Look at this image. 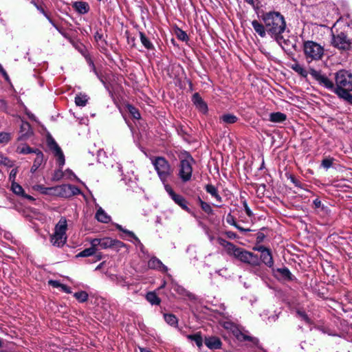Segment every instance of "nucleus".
<instances>
[{
    "label": "nucleus",
    "instance_id": "f257e3e1",
    "mask_svg": "<svg viewBox=\"0 0 352 352\" xmlns=\"http://www.w3.org/2000/svg\"><path fill=\"white\" fill-rule=\"evenodd\" d=\"M309 72L320 85L329 89H333L336 94L340 91H352V74L346 70H340L336 73V87H334L333 82L323 75L320 71L311 69Z\"/></svg>",
    "mask_w": 352,
    "mask_h": 352
},
{
    "label": "nucleus",
    "instance_id": "f03ea898",
    "mask_svg": "<svg viewBox=\"0 0 352 352\" xmlns=\"http://www.w3.org/2000/svg\"><path fill=\"white\" fill-rule=\"evenodd\" d=\"M261 18L266 25L267 34L280 45L285 42L282 34L285 31L287 25L283 15L278 12L271 11L263 14Z\"/></svg>",
    "mask_w": 352,
    "mask_h": 352
},
{
    "label": "nucleus",
    "instance_id": "7ed1b4c3",
    "mask_svg": "<svg viewBox=\"0 0 352 352\" xmlns=\"http://www.w3.org/2000/svg\"><path fill=\"white\" fill-rule=\"evenodd\" d=\"M151 161L160 180L163 183L166 182L173 173L169 162L163 157H153Z\"/></svg>",
    "mask_w": 352,
    "mask_h": 352
},
{
    "label": "nucleus",
    "instance_id": "20e7f679",
    "mask_svg": "<svg viewBox=\"0 0 352 352\" xmlns=\"http://www.w3.org/2000/svg\"><path fill=\"white\" fill-rule=\"evenodd\" d=\"M67 221L65 217H62L55 226L54 232L50 236V241L54 246L62 247L67 241L66 231Z\"/></svg>",
    "mask_w": 352,
    "mask_h": 352
},
{
    "label": "nucleus",
    "instance_id": "39448f33",
    "mask_svg": "<svg viewBox=\"0 0 352 352\" xmlns=\"http://www.w3.org/2000/svg\"><path fill=\"white\" fill-rule=\"evenodd\" d=\"M303 51L307 62L320 60L324 53V47L316 42L307 41L303 43Z\"/></svg>",
    "mask_w": 352,
    "mask_h": 352
},
{
    "label": "nucleus",
    "instance_id": "423d86ee",
    "mask_svg": "<svg viewBox=\"0 0 352 352\" xmlns=\"http://www.w3.org/2000/svg\"><path fill=\"white\" fill-rule=\"evenodd\" d=\"M194 162L193 158L189 154H186L184 158L180 159L178 175L183 182H188L191 179L192 166Z\"/></svg>",
    "mask_w": 352,
    "mask_h": 352
},
{
    "label": "nucleus",
    "instance_id": "0eeeda50",
    "mask_svg": "<svg viewBox=\"0 0 352 352\" xmlns=\"http://www.w3.org/2000/svg\"><path fill=\"white\" fill-rule=\"evenodd\" d=\"M231 256L252 266H257L260 264V260L257 255L239 247H236Z\"/></svg>",
    "mask_w": 352,
    "mask_h": 352
},
{
    "label": "nucleus",
    "instance_id": "6e6552de",
    "mask_svg": "<svg viewBox=\"0 0 352 352\" xmlns=\"http://www.w3.org/2000/svg\"><path fill=\"white\" fill-rule=\"evenodd\" d=\"M221 325L224 329L231 331L239 340L252 341L254 344H256L258 342V340L256 338L245 335L240 331L238 327L233 322L230 321H223L221 322Z\"/></svg>",
    "mask_w": 352,
    "mask_h": 352
},
{
    "label": "nucleus",
    "instance_id": "1a4fd4ad",
    "mask_svg": "<svg viewBox=\"0 0 352 352\" xmlns=\"http://www.w3.org/2000/svg\"><path fill=\"white\" fill-rule=\"evenodd\" d=\"M332 45L340 49L343 50H348L351 48V41L349 38H347L345 33L340 32L337 34H332Z\"/></svg>",
    "mask_w": 352,
    "mask_h": 352
},
{
    "label": "nucleus",
    "instance_id": "9d476101",
    "mask_svg": "<svg viewBox=\"0 0 352 352\" xmlns=\"http://www.w3.org/2000/svg\"><path fill=\"white\" fill-rule=\"evenodd\" d=\"M47 144L54 155L58 157L59 166H63L65 164L63 153L55 140L50 135L47 138Z\"/></svg>",
    "mask_w": 352,
    "mask_h": 352
},
{
    "label": "nucleus",
    "instance_id": "9b49d317",
    "mask_svg": "<svg viewBox=\"0 0 352 352\" xmlns=\"http://www.w3.org/2000/svg\"><path fill=\"white\" fill-rule=\"evenodd\" d=\"M113 239L110 237H104L102 239H94L91 240L90 243L92 246H96L98 249L111 248Z\"/></svg>",
    "mask_w": 352,
    "mask_h": 352
},
{
    "label": "nucleus",
    "instance_id": "f8f14e48",
    "mask_svg": "<svg viewBox=\"0 0 352 352\" xmlns=\"http://www.w3.org/2000/svg\"><path fill=\"white\" fill-rule=\"evenodd\" d=\"M60 197H70L73 195H78L80 193V190L78 188L70 184L60 185Z\"/></svg>",
    "mask_w": 352,
    "mask_h": 352
},
{
    "label": "nucleus",
    "instance_id": "ddd939ff",
    "mask_svg": "<svg viewBox=\"0 0 352 352\" xmlns=\"http://www.w3.org/2000/svg\"><path fill=\"white\" fill-rule=\"evenodd\" d=\"M192 102L196 106V108L199 109L203 113H206L208 111V106L206 103L203 100L199 94L195 93L192 96Z\"/></svg>",
    "mask_w": 352,
    "mask_h": 352
},
{
    "label": "nucleus",
    "instance_id": "4468645a",
    "mask_svg": "<svg viewBox=\"0 0 352 352\" xmlns=\"http://www.w3.org/2000/svg\"><path fill=\"white\" fill-rule=\"evenodd\" d=\"M34 153L36 154V157L34 160L33 165L31 168V172L34 173L36 172L38 168L44 163L45 159L43 153L38 150L36 149Z\"/></svg>",
    "mask_w": 352,
    "mask_h": 352
},
{
    "label": "nucleus",
    "instance_id": "2eb2a0df",
    "mask_svg": "<svg viewBox=\"0 0 352 352\" xmlns=\"http://www.w3.org/2000/svg\"><path fill=\"white\" fill-rule=\"evenodd\" d=\"M148 266L151 269L158 270L163 272H166L168 271V267L156 257H153L148 261Z\"/></svg>",
    "mask_w": 352,
    "mask_h": 352
},
{
    "label": "nucleus",
    "instance_id": "dca6fc26",
    "mask_svg": "<svg viewBox=\"0 0 352 352\" xmlns=\"http://www.w3.org/2000/svg\"><path fill=\"white\" fill-rule=\"evenodd\" d=\"M205 344L210 349H219L221 347V342L218 337L211 336L206 338Z\"/></svg>",
    "mask_w": 352,
    "mask_h": 352
},
{
    "label": "nucleus",
    "instance_id": "f3484780",
    "mask_svg": "<svg viewBox=\"0 0 352 352\" xmlns=\"http://www.w3.org/2000/svg\"><path fill=\"white\" fill-rule=\"evenodd\" d=\"M11 190L15 195L21 196V197H23L27 199L31 200V201L34 200V199L32 196L25 194L22 186L16 182L12 183Z\"/></svg>",
    "mask_w": 352,
    "mask_h": 352
},
{
    "label": "nucleus",
    "instance_id": "a211bd4d",
    "mask_svg": "<svg viewBox=\"0 0 352 352\" xmlns=\"http://www.w3.org/2000/svg\"><path fill=\"white\" fill-rule=\"evenodd\" d=\"M20 137L19 138V140H25L27 138H28L31 133V127L28 122H22L21 126H20Z\"/></svg>",
    "mask_w": 352,
    "mask_h": 352
},
{
    "label": "nucleus",
    "instance_id": "6ab92c4d",
    "mask_svg": "<svg viewBox=\"0 0 352 352\" xmlns=\"http://www.w3.org/2000/svg\"><path fill=\"white\" fill-rule=\"evenodd\" d=\"M217 241L220 245L225 248L228 254L231 256L236 248L237 246L234 245L233 243L223 239V238L219 237L217 238Z\"/></svg>",
    "mask_w": 352,
    "mask_h": 352
},
{
    "label": "nucleus",
    "instance_id": "aec40b11",
    "mask_svg": "<svg viewBox=\"0 0 352 352\" xmlns=\"http://www.w3.org/2000/svg\"><path fill=\"white\" fill-rule=\"evenodd\" d=\"M252 25L254 30V31L262 38L266 36V25L265 24H262L256 20H254L252 21Z\"/></svg>",
    "mask_w": 352,
    "mask_h": 352
},
{
    "label": "nucleus",
    "instance_id": "412c9836",
    "mask_svg": "<svg viewBox=\"0 0 352 352\" xmlns=\"http://www.w3.org/2000/svg\"><path fill=\"white\" fill-rule=\"evenodd\" d=\"M276 276L282 278L285 280H290L292 279V275L287 267L278 268L274 271Z\"/></svg>",
    "mask_w": 352,
    "mask_h": 352
},
{
    "label": "nucleus",
    "instance_id": "4be33fe9",
    "mask_svg": "<svg viewBox=\"0 0 352 352\" xmlns=\"http://www.w3.org/2000/svg\"><path fill=\"white\" fill-rule=\"evenodd\" d=\"M73 8L80 14H86L89 10V6L85 1H77L74 3Z\"/></svg>",
    "mask_w": 352,
    "mask_h": 352
},
{
    "label": "nucleus",
    "instance_id": "5701e85b",
    "mask_svg": "<svg viewBox=\"0 0 352 352\" xmlns=\"http://www.w3.org/2000/svg\"><path fill=\"white\" fill-rule=\"evenodd\" d=\"M219 120L221 123L226 124H232L238 120V118L231 113H225L219 117Z\"/></svg>",
    "mask_w": 352,
    "mask_h": 352
},
{
    "label": "nucleus",
    "instance_id": "b1692460",
    "mask_svg": "<svg viewBox=\"0 0 352 352\" xmlns=\"http://www.w3.org/2000/svg\"><path fill=\"white\" fill-rule=\"evenodd\" d=\"M97 220L102 223H109L111 221V217L109 216L102 208H99L96 214Z\"/></svg>",
    "mask_w": 352,
    "mask_h": 352
},
{
    "label": "nucleus",
    "instance_id": "393cba45",
    "mask_svg": "<svg viewBox=\"0 0 352 352\" xmlns=\"http://www.w3.org/2000/svg\"><path fill=\"white\" fill-rule=\"evenodd\" d=\"M172 199L178 204L182 209L189 212L190 209L188 207V203L186 199L179 195H175L172 197Z\"/></svg>",
    "mask_w": 352,
    "mask_h": 352
},
{
    "label": "nucleus",
    "instance_id": "a878e982",
    "mask_svg": "<svg viewBox=\"0 0 352 352\" xmlns=\"http://www.w3.org/2000/svg\"><path fill=\"white\" fill-rule=\"evenodd\" d=\"M261 259L266 265L270 267H272L274 265L272 255L270 250L267 252H265V253L263 254H261Z\"/></svg>",
    "mask_w": 352,
    "mask_h": 352
},
{
    "label": "nucleus",
    "instance_id": "bb28decb",
    "mask_svg": "<svg viewBox=\"0 0 352 352\" xmlns=\"http://www.w3.org/2000/svg\"><path fill=\"white\" fill-rule=\"evenodd\" d=\"M291 68L302 77L305 78L308 75V72L298 63H295L294 64L292 65ZM311 69V68L309 69ZM309 71L310 70H309V73L310 74Z\"/></svg>",
    "mask_w": 352,
    "mask_h": 352
},
{
    "label": "nucleus",
    "instance_id": "cd10ccee",
    "mask_svg": "<svg viewBox=\"0 0 352 352\" xmlns=\"http://www.w3.org/2000/svg\"><path fill=\"white\" fill-rule=\"evenodd\" d=\"M286 118V115L280 112L272 113L270 115V120L272 122H283Z\"/></svg>",
    "mask_w": 352,
    "mask_h": 352
},
{
    "label": "nucleus",
    "instance_id": "c85d7f7f",
    "mask_svg": "<svg viewBox=\"0 0 352 352\" xmlns=\"http://www.w3.org/2000/svg\"><path fill=\"white\" fill-rule=\"evenodd\" d=\"M206 190L207 192L210 194L217 201L221 202L222 199L221 196L218 194L217 189L211 184H208L206 186Z\"/></svg>",
    "mask_w": 352,
    "mask_h": 352
},
{
    "label": "nucleus",
    "instance_id": "c756f323",
    "mask_svg": "<svg viewBox=\"0 0 352 352\" xmlns=\"http://www.w3.org/2000/svg\"><path fill=\"white\" fill-rule=\"evenodd\" d=\"M173 289L175 292H177L178 294L182 296H187L190 298L192 297V294L191 293H190L185 288L179 285H175Z\"/></svg>",
    "mask_w": 352,
    "mask_h": 352
},
{
    "label": "nucleus",
    "instance_id": "7c9ffc66",
    "mask_svg": "<svg viewBox=\"0 0 352 352\" xmlns=\"http://www.w3.org/2000/svg\"><path fill=\"white\" fill-rule=\"evenodd\" d=\"M88 97L85 94H78L75 97V103L77 106L85 107L87 102Z\"/></svg>",
    "mask_w": 352,
    "mask_h": 352
},
{
    "label": "nucleus",
    "instance_id": "2f4dec72",
    "mask_svg": "<svg viewBox=\"0 0 352 352\" xmlns=\"http://www.w3.org/2000/svg\"><path fill=\"white\" fill-rule=\"evenodd\" d=\"M98 250V248L96 246H92L89 248H86L82 252H80L77 256H81V257H87L90 256L96 253V252Z\"/></svg>",
    "mask_w": 352,
    "mask_h": 352
},
{
    "label": "nucleus",
    "instance_id": "473e14b6",
    "mask_svg": "<svg viewBox=\"0 0 352 352\" xmlns=\"http://www.w3.org/2000/svg\"><path fill=\"white\" fill-rule=\"evenodd\" d=\"M146 298L152 305H159L160 303V298L154 292H148Z\"/></svg>",
    "mask_w": 352,
    "mask_h": 352
},
{
    "label": "nucleus",
    "instance_id": "72a5a7b5",
    "mask_svg": "<svg viewBox=\"0 0 352 352\" xmlns=\"http://www.w3.org/2000/svg\"><path fill=\"white\" fill-rule=\"evenodd\" d=\"M188 339L194 341L197 346L200 348L202 346L203 344V339L200 333H196L194 335H188L187 336Z\"/></svg>",
    "mask_w": 352,
    "mask_h": 352
},
{
    "label": "nucleus",
    "instance_id": "f704fd0d",
    "mask_svg": "<svg viewBox=\"0 0 352 352\" xmlns=\"http://www.w3.org/2000/svg\"><path fill=\"white\" fill-rule=\"evenodd\" d=\"M351 91H340L336 94L340 98L347 101L352 104V94H350Z\"/></svg>",
    "mask_w": 352,
    "mask_h": 352
},
{
    "label": "nucleus",
    "instance_id": "c9c22d12",
    "mask_svg": "<svg viewBox=\"0 0 352 352\" xmlns=\"http://www.w3.org/2000/svg\"><path fill=\"white\" fill-rule=\"evenodd\" d=\"M140 41L142 45L148 50H151L153 47L152 43L149 39L144 35L143 32H140Z\"/></svg>",
    "mask_w": 352,
    "mask_h": 352
},
{
    "label": "nucleus",
    "instance_id": "e433bc0d",
    "mask_svg": "<svg viewBox=\"0 0 352 352\" xmlns=\"http://www.w3.org/2000/svg\"><path fill=\"white\" fill-rule=\"evenodd\" d=\"M199 202L201 209L205 212H206L208 214H212L213 210L211 206L209 204L202 201L201 199H199Z\"/></svg>",
    "mask_w": 352,
    "mask_h": 352
},
{
    "label": "nucleus",
    "instance_id": "4c0bfd02",
    "mask_svg": "<svg viewBox=\"0 0 352 352\" xmlns=\"http://www.w3.org/2000/svg\"><path fill=\"white\" fill-rule=\"evenodd\" d=\"M164 320L171 326H175L177 324V318L173 314H164Z\"/></svg>",
    "mask_w": 352,
    "mask_h": 352
},
{
    "label": "nucleus",
    "instance_id": "58836bf2",
    "mask_svg": "<svg viewBox=\"0 0 352 352\" xmlns=\"http://www.w3.org/2000/svg\"><path fill=\"white\" fill-rule=\"evenodd\" d=\"M13 164V162L10 160L0 153V165L12 167Z\"/></svg>",
    "mask_w": 352,
    "mask_h": 352
},
{
    "label": "nucleus",
    "instance_id": "ea45409f",
    "mask_svg": "<svg viewBox=\"0 0 352 352\" xmlns=\"http://www.w3.org/2000/svg\"><path fill=\"white\" fill-rule=\"evenodd\" d=\"M75 298L81 302H85L88 298V294L86 292H80L74 294Z\"/></svg>",
    "mask_w": 352,
    "mask_h": 352
},
{
    "label": "nucleus",
    "instance_id": "a19ab883",
    "mask_svg": "<svg viewBox=\"0 0 352 352\" xmlns=\"http://www.w3.org/2000/svg\"><path fill=\"white\" fill-rule=\"evenodd\" d=\"M126 244H124L123 242H122L119 240H117V239L113 240V245H112L111 249L115 250L116 251H119L122 248H126Z\"/></svg>",
    "mask_w": 352,
    "mask_h": 352
},
{
    "label": "nucleus",
    "instance_id": "79ce46f5",
    "mask_svg": "<svg viewBox=\"0 0 352 352\" xmlns=\"http://www.w3.org/2000/svg\"><path fill=\"white\" fill-rule=\"evenodd\" d=\"M11 139V135L8 133H0V144H7Z\"/></svg>",
    "mask_w": 352,
    "mask_h": 352
},
{
    "label": "nucleus",
    "instance_id": "37998d69",
    "mask_svg": "<svg viewBox=\"0 0 352 352\" xmlns=\"http://www.w3.org/2000/svg\"><path fill=\"white\" fill-rule=\"evenodd\" d=\"M127 109L134 118H140V114L136 108H135L132 105H128Z\"/></svg>",
    "mask_w": 352,
    "mask_h": 352
},
{
    "label": "nucleus",
    "instance_id": "c03bdc74",
    "mask_svg": "<svg viewBox=\"0 0 352 352\" xmlns=\"http://www.w3.org/2000/svg\"><path fill=\"white\" fill-rule=\"evenodd\" d=\"M36 8L42 13L43 15L47 19L49 22L58 30H59L58 26L54 23V21L50 19V17L47 15V14L44 11V10L41 8L37 6L36 3L34 4Z\"/></svg>",
    "mask_w": 352,
    "mask_h": 352
},
{
    "label": "nucleus",
    "instance_id": "a18cd8bd",
    "mask_svg": "<svg viewBox=\"0 0 352 352\" xmlns=\"http://www.w3.org/2000/svg\"><path fill=\"white\" fill-rule=\"evenodd\" d=\"M34 190L39 191L43 195L50 194V188L44 187L42 185H36L34 187Z\"/></svg>",
    "mask_w": 352,
    "mask_h": 352
},
{
    "label": "nucleus",
    "instance_id": "49530a36",
    "mask_svg": "<svg viewBox=\"0 0 352 352\" xmlns=\"http://www.w3.org/2000/svg\"><path fill=\"white\" fill-rule=\"evenodd\" d=\"M60 186L50 187L49 195L60 197Z\"/></svg>",
    "mask_w": 352,
    "mask_h": 352
},
{
    "label": "nucleus",
    "instance_id": "de8ad7c7",
    "mask_svg": "<svg viewBox=\"0 0 352 352\" xmlns=\"http://www.w3.org/2000/svg\"><path fill=\"white\" fill-rule=\"evenodd\" d=\"M116 228L118 230H119L120 231H122V232H124V234H126L129 236H131V237L133 238L135 236V234L133 232L123 228L122 226L119 225V224H116Z\"/></svg>",
    "mask_w": 352,
    "mask_h": 352
},
{
    "label": "nucleus",
    "instance_id": "09e8293b",
    "mask_svg": "<svg viewBox=\"0 0 352 352\" xmlns=\"http://www.w3.org/2000/svg\"><path fill=\"white\" fill-rule=\"evenodd\" d=\"M297 315L302 320H304L306 323H311V320L309 319V318L308 317V316L303 311H297Z\"/></svg>",
    "mask_w": 352,
    "mask_h": 352
},
{
    "label": "nucleus",
    "instance_id": "8fccbe9b",
    "mask_svg": "<svg viewBox=\"0 0 352 352\" xmlns=\"http://www.w3.org/2000/svg\"><path fill=\"white\" fill-rule=\"evenodd\" d=\"M17 173H18V168H13L10 171V175H9V180L11 181L12 183L16 182L15 179H16V177Z\"/></svg>",
    "mask_w": 352,
    "mask_h": 352
},
{
    "label": "nucleus",
    "instance_id": "3c124183",
    "mask_svg": "<svg viewBox=\"0 0 352 352\" xmlns=\"http://www.w3.org/2000/svg\"><path fill=\"white\" fill-rule=\"evenodd\" d=\"M332 164H333L332 159L326 158L322 161V166L326 169H328L329 168H330Z\"/></svg>",
    "mask_w": 352,
    "mask_h": 352
},
{
    "label": "nucleus",
    "instance_id": "603ef678",
    "mask_svg": "<svg viewBox=\"0 0 352 352\" xmlns=\"http://www.w3.org/2000/svg\"><path fill=\"white\" fill-rule=\"evenodd\" d=\"M163 184L164 185V188H165L166 191L168 192V194L170 196L171 198L174 195H176V193L173 191V190L172 189V188H171V186L170 185L166 184V182L163 183Z\"/></svg>",
    "mask_w": 352,
    "mask_h": 352
},
{
    "label": "nucleus",
    "instance_id": "864d4df0",
    "mask_svg": "<svg viewBox=\"0 0 352 352\" xmlns=\"http://www.w3.org/2000/svg\"><path fill=\"white\" fill-rule=\"evenodd\" d=\"M34 151L35 150H32L30 146H25L21 148V150L19 151V153H23V154H28V153H34Z\"/></svg>",
    "mask_w": 352,
    "mask_h": 352
},
{
    "label": "nucleus",
    "instance_id": "5fc2aeb1",
    "mask_svg": "<svg viewBox=\"0 0 352 352\" xmlns=\"http://www.w3.org/2000/svg\"><path fill=\"white\" fill-rule=\"evenodd\" d=\"M227 223L230 225L236 226L234 217L231 214H228L226 218Z\"/></svg>",
    "mask_w": 352,
    "mask_h": 352
},
{
    "label": "nucleus",
    "instance_id": "6e6d98bb",
    "mask_svg": "<svg viewBox=\"0 0 352 352\" xmlns=\"http://www.w3.org/2000/svg\"><path fill=\"white\" fill-rule=\"evenodd\" d=\"M177 36L182 41H186L188 39V35L186 33L182 30H179V33L177 34Z\"/></svg>",
    "mask_w": 352,
    "mask_h": 352
},
{
    "label": "nucleus",
    "instance_id": "4d7b16f0",
    "mask_svg": "<svg viewBox=\"0 0 352 352\" xmlns=\"http://www.w3.org/2000/svg\"><path fill=\"white\" fill-rule=\"evenodd\" d=\"M49 285H52V287H60L61 288L63 284H61L59 281L58 280H49L48 282Z\"/></svg>",
    "mask_w": 352,
    "mask_h": 352
},
{
    "label": "nucleus",
    "instance_id": "13d9d810",
    "mask_svg": "<svg viewBox=\"0 0 352 352\" xmlns=\"http://www.w3.org/2000/svg\"><path fill=\"white\" fill-rule=\"evenodd\" d=\"M134 239V243L136 246H138L140 250L142 251H143V249H144V245L143 244L141 243L140 240L136 236V235L135 236V237L133 238Z\"/></svg>",
    "mask_w": 352,
    "mask_h": 352
},
{
    "label": "nucleus",
    "instance_id": "bf43d9fd",
    "mask_svg": "<svg viewBox=\"0 0 352 352\" xmlns=\"http://www.w3.org/2000/svg\"><path fill=\"white\" fill-rule=\"evenodd\" d=\"M254 250L260 252L261 253V254L265 253V252H267V250H269V249L266 248L263 245H259L258 247H256V248H254Z\"/></svg>",
    "mask_w": 352,
    "mask_h": 352
},
{
    "label": "nucleus",
    "instance_id": "052dcab7",
    "mask_svg": "<svg viewBox=\"0 0 352 352\" xmlns=\"http://www.w3.org/2000/svg\"><path fill=\"white\" fill-rule=\"evenodd\" d=\"M0 73L3 75V76L4 77L6 80H7V81L9 80V76L1 64H0Z\"/></svg>",
    "mask_w": 352,
    "mask_h": 352
},
{
    "label": "nucleus",
    "instance_id": "680f3d73",
    "mask_svg": "<svg viewBox=\"0 0 352 352\" xmlns=\"http://www.w3.org/2000/svg\"><path fill=\"white\" fill-rule=\"evenodd\" d=\"M243 205H244L245 211L248 217H252L253 215V213L251 211V210L250 209V208L248 207V206L246 204V202H244Z\"/></svg>",
    "mask_w": 352,
    "mask_h": 352
},
{
    "label": "nucleus",
    "instance_id": "e2e57ef3",
    "mask_svg": "<svg viewBox=\"0 0 352 352\" xmlns=\"http://www.w3.org/2000/svg\"><path fill=\"white\" fill-rule=\"evenodd\" d=\"M226 235L231 239H234L236 238L237 235L236 233L232 232V231H228L226 232Z\"/></svg>",
    "mask_w": 352,
    "mask_h": 352
},
{
    "label": "nucleus",
    "instance_id": "0e129e2a",
    "mask_svg": "<svg viewBox=\"0 0 352 352\" xmlns=\"http://www.w3.org/2000/svg\"><path fill=\"white\" fill-rule=\"evenodd\" d=\"M63 177V173L61 170H58L57 172L55 173L54 174V179H56V180H58L60 179L61 177Z\"/></svg>",
    "mask_w": 352,
    "mask_h": 352
},
{
    "label": "nucleus",
    "instance_id": "69168bd1",
    "mask_svg": "<svg viewBox=\"0 0 352 352\" xmlns=\"http://www.w3.org/2000/svg\"><path fill=\"white\" fill-rule=\"evenodd\" d=\"M61 289L65 292V293L69 294L71 293V289L67 286L63 285L61 287Z\"/></svg>",
    "mask_w": 352,
    "mask_h": 352
},
{
    "label": "nucleus",
    "instance_id": "338daca9",
    "mask_svg": "<svg viewBox=\"0 0 352 352\" xmlns=\"http://www.w3.org/2000/svg\"><path fill=\"white\" fill-rule=\"evenodd\" d=\"M313 204L316 208H319L321 206V201L318 199L314 200Z\"/></svg>",
    "mask_w": 352,
    "mask_h": 352
},
{
    "label": "nucleus",
    "instance_id": "774afa93",
    "mask_svg": "<svg viewBox=\"0 0 352 352\" xmlns=\"http://www.w3.org/2000/svg\"><path fill=\"white\" fill-rule=\"evenodd\" d=\"M235 227H236L239 230H240V231H241V232H250V229H248H248L243 228H242V227H241V226H238V225H236V226H235Z\"/></svg>",
    "mask_w": 352,
    "mask_h": 352
}]
</instances>
